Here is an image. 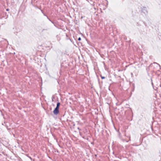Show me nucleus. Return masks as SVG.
Returning a JSON list of instances; mask_svg holds the SVG:
<instances>
[{
    "mask_svg": "<svg viewBox=\"0 0 161 161\" xmlns=\"http://www.w3.org/2000/svg\"><path fill=\"white\" fill-rule=\"evenodd\" d=\"M154 63V64H157V65H158L159 66H160V65H159L158 64H157V63Z\"/></svg>",
    "mask_w": 161,
    "mask_h": 161,
    "instance_id": "6",
    "label": "nucleus"
},
{
    "mask_svg": "<svg viewBox=\"0 0 161 161\" xmlns=\"http://www.w3.org/2000/svg\"><path fill=\"white\" fill-rule=\"evenodd\" d=\"M78 40L79 41H80L81 40V38L80 37H79L78 38Z\"/></svg>",
    "mask_w": 161,
    "mask_h": 161,
    "instance_id": "5",
    "label": "nucleus"
},
{
    "mask_svg": "<svg viewBox=\"0 0 161 161\" xmlns=\"http://www.w3.org/2000/svg\"><path fill=\"white\" fill-rule=\"evenodd\" d=\"M101 77L102 79H104L105 78L104 77L102 76H101Z\"/></svg>",
    "mask_w": 161,
    "mask_h": 161,
    "instance_id": "4",
    "label": "nucleus"
},
{
    "mask_svg": "<svg viewBox=\"0 0 161 161\" xmlns=\"http://www.w3.org/2000/svg\"><path fill=\"white\" fill-rule=\"evenodd\" d=\"M7 11H8V9H7Z\"/></svg>",
    "mask_w": 161,
    "mask_h": 161,
    "instance_id": "7",
    "label": "nucleus"
},
{
    "mask_svg": "<svg viewBox=\"0 0 161 161\" xmlns=\"http://www.w3.org/2000/svg\"><path fill=\"white\" fill-rule=\"evenodd\" d=\"M53 113L55 115L59 113V108L56 107L53 111Z\"/></svg>",
    "mask_w": 161,
    "mask_h": 161,
    "instance_id": "2",
    "label": "nucleus"
},
{
    "mask_svg": "<svg viewBox=\"0 0 161 161\" xmlns=\"http://www.w3.org/2000/svg\"><path fill=\"white\" fill-rule=\"evenodd\" d=\"M142 11L145 14H146L147 13V11L146 7H143L142 8Z\"/></svg>",
    "mask_w": 161,
    "mask_h": 161,
    "instance_id": "1",
    "label": "nucleus"
},
{
    "mask_svg": "<svg viewBox=\"0 0 161 161\" xmlns=\"http://www.w3.org/2000/svg\"><path fill=\"white\" fill-rule=\"evenodd\" d=\"M60 105V103H59V102H58L57 103V106L56 107L57 108H59V106Z\"/></svg>",
    "mask_w": 161,
    "mask_h": 161,
    "instance_id": "3",
    "label": "nucleus"
}]
</instances>
